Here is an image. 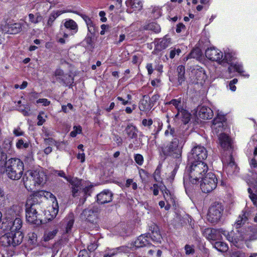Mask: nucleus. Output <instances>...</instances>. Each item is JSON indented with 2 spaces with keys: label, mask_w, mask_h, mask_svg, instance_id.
Returning <instances> with one entry per match:
<instances>
[{
  "label": "nucleus",
  "mask_w": 257,
  "mask_h": 257,
  "mask_svg": "<svg viewBox=\"0 0 257 257\" xmlns=\"http://www.w3.org/2000/svg\"><path fill=\"white\" fill-rule=\"evenodd\" d=\"M5 173L9 179L18 180L23 174L24 165L21 159L12 158L5 162Z\"/></svg>",
  "instance_id": "nucleus-1"
},
{
  "label": "nucleus",
  "mask_w": 257,
  "mask_h": 257,
  "mask_svg": "<svg viewBox=\"0 0 257 257\" xmlns=\"http://www.w3.org/2000/svg\"><path fill=\"white\" fill-rule=\"evenodd\" d=\"M208 170V166L204 162L193 161L188 169L189 181L193 184H196L207 174Z\"/></svg>",
  "instance_id": "nucleus-2"
},
{
  "label": "nucleus",
  "mask_w": 257,
  "mask_h": 257,
  "mask_svg": "<svg viewBox=\"0 0 257 257\" xmlns=\"http://www.w3.org/2000/svg\"><path fill=\"white\" fill-rule=\"evenodd\" d=\"M183 148L176 139H172L166 146L161 148V152L164 156L171 157L180 162L182 160Z\"/></svg>",
  "instance_id": "nucleus-3"
},
{
  "label": "nucleus",
  "mask_w": 257,
  "mask_h": 257,
  "mask_svg": "<svg viewBox=\"0 0 257 257\" xmlns=\"http://www.w3.org/2000/svg\"><path fill=\"white\" fill-rule=\"evenodd\" d=\"M23 235L22 232H8L0 237V244L5 247L16 246L23 241Z\"/></svg>",
  "instance_id": "nucleus-4"
},
{
  "label": "nucleus",
  "mask_w": 257,
  "mask_h": 257,
  "mask_svg": "<svg viewBox=\"0 0 257 257\" xmlns=\"http://www.w3.org/2000/svg\"><path fill=\"white\" fill-rule=\"evenodd\" d=\"M47 196L51 197L53 195L49 192L43 190L35 192L27 200L26 206L34 207L39 211H42V199L46 197Z\"/></svg>",
  "instance_id": "nucleus-5"
},
{
  "label": "nucleus",
  "mask_w": 257,
  "mask_h": 257,
  "mask_svg": "<svg viewBox=\"0 0 257 257\" xmlns=\"http://www.w3.org/2000/svg\"><path fill=\"white\" fill-rule=\"evenodd\" d=\"M200 182V189L202 191L208 193L212 192L216 188L217 179L214 173L209 172L201 179Z\"/></svg>",
  "instance_id": "nucleus-6"
},
{
  "label": "nucleus",
  "mask_w": 257,
  "mask_h": 257,
  "mask_svg": "<svg viewBox=\"0 0 257 257\" xmlns=\"http://www.w3.org/2000/svg\"><path fill=\"white\" fill-rule=\"evenodd\" d=\"M224 208L221 203H213L209 207L207 220L211 223H216L218 222L222 216Z\"/></svg>",
  "instance_id": "nucleus-7"
},
{
  "label": "nucleus",
  "mask_w": 257,
  "mask_h": 257,
  "mask_svg": "<svg viewBox=\"0 0 257 257\" xmlns=\"http://www.w3.org/2000/svg\"><path fill=\"white\" fill-rule=\"evenodd\" d=\"M26 207V216L27 221L36 225L41 224L42 220L40 217L41 215L39 213L41 211L34 207Z\"/></svg>",
  "instance_id": "nucleus-8"
},
{
  "label": "nucleus",
  "mask_w": 257,
  "mask_h": 257,
  "mask_svg": "<svg viewBox=\"0 0 257 257\" xmlns=\"http://www.w3.org/2000/svg\"><path fill=\"white\" fill-rule=\"evenodd\" d=\"M207 157V152L204 147L197 146L192 149L190 159L194 160V161H203Z\"/></svg>",
  "instance_id": "nucleus-9"
},
{
  "label": "nucleus",
  "mask_w": 257,
  "mask_h": 257,
  "mask_svg": "<svg viewBox=\"0 0 257 257\" xmlns=\"http://www.w3.org/2000/svg\"><path fill=\"white\" fill-rule=\"evenodd\" d=\"M224 169L229 174L237 172V166L231 155L229 154L227 157H222L221 159Z\"/></svg>",
  "instance_id": "nucleus-10"
},
{
  "label": "nucleus",
  "mask_w": 257,
  "mask_h": 257,
  "mask_svg": "<svg viewBox=\"0 0 257 257\" xmlns=\"http://www.w3.org/2000/svg\"><path fill=\"white\" fill-rule=\"evenodd\" d=\"M227 232L222 228L215 229L206 228L204 230L203 234L209 240H216L221 237V234L226 236Z\"/></svg>",
  "instance_id": "nucleus-11"
},
{
  "label": "nucleus",
  "mask_w": 257,
  "mask_h": 257,
  "mask_svg": "<svg viewBox=\"0 0 257 257\" xmlns=\"http://www.w3.org/2000/svg\"><path fill=\"white\" fill-rule=\"evenodd\" d=\"M59 82L63 85H71L73 83V78L70 74H65L61 69H57L54 73Z\"/></svg>",
  "instance_id": "nucleus-12"
},
{
  "label": "nucleus",
  "mask_w": 257,
  "mask_h": 257,
  "mask_svg": "<svg viewBox=\"0 0 257 257\" xmlns=\"http://www.w3.org/2000/svg\"><path fill=\"white\" fill-rule=\"evenodd\" d=\"M226 126V117L223 115L218 114L212 121L211 128L216 134L222 132Z\"/></svg>",
  "instance_id": "nucleus-13"
},
{
  "label": "nucleus",
  "mask_w": 257,
  "mask_h": 257,
  "mask_svg": "<svg viewBox=\"0 0 257 257\" xmlns=\"http://www.w3.org/2000/svg\"><path fill=\"white\" fill-rule=\"evenodd\" d=\"M205 56L209 60L216 61L219 64H220L221 60L223 57L222 52L214 47H210L206 49Z\"/></svg>",
  "instance_id": "nucleus-14"
},
{
  "label": "nucleus",
  "mask_w": 257,
  "mask_h": 257,
  "mask_svg": "<svg viewBox=\"0 0 257 257\" xmlns=\"http://www.w3.org/2000/svg\"><path fill=\"white\" fill-rule=\"evenodd\" d=\"M99 211L98 207L93 206L91 208L84 209L81 216L83 219H85L89 222H93L97 218Z\"/></svg>",
  "instance_id": "nucleus-15"
},
{
  "label": "nucleus",
  "mask_w": 257,
  "mask_h": 257,
  "mask_svg": "<svg viewBox=\"0 0 257 257\" xmlns=\"http://www.w3.org/2000/svg\"><path fill=\"white\" fill-rule=\"evenodd\" d=\"M155 48L152 53L158 55L163 50L167 48L170 44V39L166 37L162 39H156L154 41Z\"/></svg>",
  "instance_id": "nucleus-16"
},
{
  "label": "nucleus",
  "mask_w": 257,
  "mask_h": 257,
  "mask_svg": "<svg viewBox=\"0 0 257 257\" xmlns=\"http://www.w3.org/2000/svg\"><path fill=\"white\" fill-rule=\"evenodd\" d=\"M251 211L248 208L242 211L235 222V227L238 228L244 224L251 217Z\"/></svg>",
  "instance_id": "nucleus-17"
},
{
  "label": "nucleus",
  "mask_w": 257,
  "mask_h": 257,
  "mask_svg": "<svg viewBox=\"0 0 257 257\" xmlns=\"http://www.w3.org/2000/svg\"><path fill=\"white\" fill-rule=\"evenodd\" d=\"M30 175L35 184L43 185L46 182L47 177L43 171H34Z\"/></svg>",
  "instance_id": "nucleus-18"
},
{
  "label": "nucleus",
  "mask_w": 257,
  "mask_h": 257,
  "mask_svg": "<svg viewBox=\"0 0 257 257\" xmlns=\"http://www.w3.org/2000/svg\"><path fill=\"white\" fill-rule=\"evenodd\" d=\"M191 73L195 77L197 83H203L206 79L205 70L201 67L194 68L192 70Z\"/></svg>",
  "instance_id": "nucleus-19"
},
{
  "label": "nucleus",
  "mask_w": 257,
  "mask_h": 257,
  "mask_svg": "<svg viewBox=\"0 0 257 257\" xmlns=\"http://www.w3.org/2000/svg\"><path fill=\"white\" fill-rule=\"evenodd\" d=\"M190 133L187 129H178L176 137L173 139H176L181 146L183 147L186 143Z\"/></svg>",
  "instance_id": "nucleus-20"
},
{
  "label": "nucleus",
  "mask_w": 257,
  "mask_h": 257,
  "mask_svg": "<svg viewBox=\"0 0 257 257\" xmlns=\"http://www.w3.org/2000/svg\"><path fill=\"white\" fill-rule=\"evenodd\" d=\"M82 180L74 179L71 182L72 195L73 197L80 196L81 194Z\"/></svg>",
  "instance_id": "nucleus-21"
},
{
  "label": "nucleus",
  "mask_w": 257,
  "mask_h": 257,
  "mask_svg": "<svg viewBox=\"0 0 257 257\" xmlns=\"http://www.w3.org/2000/svg\"><path fill=\"white\" fill-rule=\"evenodd\" d=\"M113 194L109 190H104L97 195V202L100 204L110 202L112 200Z\"/></svg>",
  "instance_id": "nucleus-22"
},
{
  "label": "nucleus",
  "mask_w": 257,
  "mask_h": 257,
  "mask_svg": "<svg viewBox=\"0 0 257 257\" xmlns=\"http://www.w3.org/2000/svg\"><path fill=\"white\" fill-rule=\"evenodd\" d=\"M220 145L224 150H228L231 148V140L230 137L224 133H221L219 136Z\"/></svg>",
  "instance_id": "nucleus-23"
},
{
  "label": "nucleus",
  "mask_w": 257,
  "mask_h": 257,
  "mask_svg": "<svg viewBox=\"0 0 257 257\" xmlns=\"http://www.w3.org/2000/svg\"><path fill=\"white\" fill-rule=\"evenodd\" d=\"M213 115L211 109L205 106H202L198 109L199 116L204 119H210Z\"/></svg>",
  "instance_id": "nucleus-24"
},
{
  "label": "nucleus",
  "mask_w": 257,
  "mask_h": 257,
  "mask_svg": "<svg viewBox=\"0 0 257 257\" xmlns=\"http://www.w3.org/2000/svg\"><path fill=\"white\" fill-rule=\"evenodd\" d=\"M148 234H142L135 241V246L138 248L148 246L150 244Z\"/></svg>",
  "instance_id": "nucleus-25"
},
{
  "label": "nucleus",
  "mask_w": 257,
  "mask_h": 257,
  "mask_svg": "<svg viewBox=\"0 0 257 257\" xmlns=\"http://www.w3.org/2000/svg\"><path fill=\"white\" fill-rule=\"evenodd\" d=\"M150 230L151 231V234L149 235V238L156 242H161L162 238L161 235L159 232L158 227L154 224L150 226Z\"/></svg>",
  "instance_id": "nucleus-26"
},
{
  "label": "nucleus",
  "mask_w": 257,
  "mask_h": 257,
  "mask_svg": "<svg viewBox=\"0 0 257 257\" xmlns=\"http://www.w3.org/2000/svg\"><path fill=\"white\" fill-rule=\"evenodd\" d=\"M152 107L150 97L147 95H144L139 104L140 110L141 111H145L150 110Z\"/></svg>",
  "instance_id": "nucleus-27"
},
{
  "label": "nucleus",
  "mask_w": 257,
  "mask_h": 257,
  "mask_svg": "<svg viewBox=\"0 0 257 257\" xmlns=\"http://www.w3.org/2000/svg\"><path fill=\"white\" fill-rule=\"evenodd\" d=\"M9 224L11 232L15 233L20 231L22 226V221L20 218L16 217L14 221H11Z\"/></svg>",
  "instance_id": "nucleus-28"
},
{
  "label": "nucleus",
  "mask_w": 257,
  "mask_h": 257,
  "mask_svg": "<svg viewBox=\"0 0 257 257\" xmlns=\"http://www.w3.org/2000/svg\"><path fill=\"white\" fill-rule=\"evenodd\" d=\"M175 119H181L184 124L187 123L190 119V114L186 110L182 109L177 112L174 116Z\"/></svg>",
  "instance_id": "nucleus-29"
},
{
  "label": "nucleus",
  "mask_w": 257,
  "mask_h": 257,
  "mask_svg": "<svg viewBox=\"0 0 257 257\" xmlns=\"http://www.w3.org/2000/svg\"><path fill=\"white\" fill-rule=\"evenodd\" d=\"M128 137L131 139L136 138L138 137V129L132 124H128L124 130Z\"/></svg>",
  "instance_id": "nucleus-30"
},
{
  "label": "nucleus",
  "mask_w": 257,
  "mask_h": 257,
  "mask_svg": "<svg viewBox=\"0 0 257 257\" xmlns=\"http://www.w3.org/2000/svg\"><path fill=\"white\" fill-rule=\"evenodd\" d=\"M176 72L177 73L178 82L179 85H182L186 80L185 67L183 65H179L177 68Z\"/></svg>",
  "instance_id": "nucleus-31"
},
{
  "label": "nucleus",
  "mask_w": 257,
  "mask_h": 257,
  "mask_svg": "<svg viewBox=\"0 0 257 257\" xmlns=\"http://www.w3.org/2000/svg\"><path fill=\"white\" fill-rule=\"evenodd\" d=\"M64 25L66 29L72 31V34L76 33L78 31V25L73 20L69 19L66 20Z\"/></svg>",
  "instance_id": "nucleus-32"
},
{
  "label": "nucleus",
  "mask_w": 257,
  "mask_h": 257,
  "mask_svg": "<svg viewBox=\"0 0 257 257\" xmlns=\"http://www.w3.org/2000/svg\"><path fill=\"white\" fill-rule=\"evenodd\" d=\"M81 17L85 22L87 26L88 31L91 34L94 33L95 32L94 24L91 19L88 16L83 14L81 15Z\"/></svg>",
  "instance_id": "nucleus-33"
},
{
  "label": "nucleus",
  "mask_w": 257,
  "mask_h": 257,
  "mask_svg": "<svg viewBox=\"0 0 257 257\" xmlns=\"http://www.w3.org/2000/svg\"><path fill=\"white\" fill-rule=\"evenodd\" d=\"M65 11H56L53 12L49 16L48 21L47 22V26L51 27L53 25V22L60 15L65 13Z\"/></svg>",
  "instance_id": "nucleus-34"
},
{
  "label": "nucleus",
  "mask_w": 257,
  "mask_h": 257,
  "mask_svg": "<svg viewBox=\"0 0 257 257\" xmlns=\"http://www.w3.org/2000/svg\"><path fill=\"white\" fill-rule=\"evenodd\" d=\"M232 69H233L234 71L237 72L240 74H242L243 72L242 66L238 63H230V66L228 68V71L229 73L232 72Z\"/></svg>",
  "instance_id": "nucleus-35"
},
{
  "label": "nucleus",
  "mask_w": 257,
  "mask_h": 257,
  "mask_svg": "<svg viewBox=\"0 0 257 257\" xmlns=\"http://www.w3.org/2000/svg\"><path fill=\"white\" fill-rule=\"evenodd\" d=\"M144 29L152 31L156 33H159L161 31V28L159 25L155 23H151L145 25Z\"/></svg>",
  "instance_id": "nucleus-36"
},
{
  "label": "nucleus",
  "mask_w": 257,
  "mask_h": 257,
  "mask_svg": "<svg viewBox=\"0 0 257 257\" xmlns=\"http://www.w3.org/2000/svg\"><path fill=\"white\" fill-rule=\"evenodd\" d=\"M67 221V225L66 227L65 232L67 233H69L72 229V227L74 224V216L73 214H70L68 217L66 218Z\"/></svg>",
  "instance_id": "nucleus-37"
},
{
  "label": "nucleus",
  "mask_w": 257,
  "mask_h": 257,
  "mask_svg": "<svg viewBox=\"0 0 257 257\" xmlns=\"http://www.w3.org/2000/svg\"><path fill=\"white\" fill-rule=\"evenodd\" d=\"M58 232L57 228L52 231H46L43 236V239L45 241H48L53 239Z\"/></svg>",
  "instance_id": "nucleus-38"
},
{
  "label": "nucleus",
  "mask_w": 257,
  "mask_h": 257,
  "mask_svg": "<svg viewBox=\"0 0 257 257\" xmlns=\"http://www.w3.org/2000/svg\"><path fill=\"white\" fill-rule=\"evenodd\" d=\"M234 54L232 52H225L224 58L221 60L220 64L229 63L234 59Z\"/></svg>",
  "instance_id": "nucleus-39"
},
{
  "label": "nucleus",
  "mask_w": 257,
  "mask_h": 257,
  "mask_svg": "<svg viewBox=\"0 0 257 257\" xmlns=\"http://www.w3.org/2000/svg\"><path fill=\"white\" fill-rule=\"evenodd\" d=\"M214 247L221 252H225L228 248L227 244L222 241L215 242L214 243Z\"/></svg>",
  "instance_id": "nucleus-40"
},
{
  "label": "nucleus",
  "mask_w": 257,
  "mask_h": 257,
  "mask_svg": "<svg viewBox=\"0 0 257 257\" xmlns=\"http://www.w3.org/2000/svg\"><path fill=\"white\" fill-rule=\"evenodd\" d=\"M178 132V129L172 127L170 124L168 125L167 130L165 132V136L166 137H172L175 138Z\"/></svg>",
  "instance_id": "nucleus-41"
},
{
  "label": "nucleus",
  "mask_w": 257,
  "mask_h": 257,
  "mask_svg": "<svg viewBox=\"0 0 257 257\" xmlns=\"http://www.w3.org/2000/svg\"><path fill=\"white\" fill-rule=\"evenodd\" d=\"M21 211V208L19 205H13L8 210V213L11 216L18 215Z\"/></svg>",
  "instance_id": "nucleus-42"
},
{
  "label": "nucleus",
  "mask_w": 257,
  "mask_h": 257,
  "mask_svg": "<svg viewBox=\"0 0 257 257\" xmlns=\"http://www.w3.org/2000/svg\"><path fill=\"white\" fill-rule=\"evenodd\" d=\"M166 104H173L175 107V108L177 109L178 112L181 110L182 109H183L182 108V106H181V98H179L177 99H172L170 101L167 103Z\"/></svg>",
  "instance_id": "nucleus-43"
},
{
  "label": "nucleus",
  "mask_w": 257,
  "mask_h": 257,
  "mask_svg": "<svg viewBox=\"0 0 257 257\" xmlns=\"http://www.w3.org/2000/svg\"><path fill=\"white\" fill-rule=\"evenodd\" d=\"M22 25L20 23H15L10 27V31L12 34H17L22 30Z\"/></svg>",
  "instance_id": "nucleus-44"
},
{
  "label": "nucleus",
  "mask_w": 257,
  "mask_h": 257,
  "mask_svg": "<svg viewBox=\"0 0 257 257\" xmlns=\"http://www.w3.org/2000/svg\"><path fill=\"white\" fill-rule=\"evenodd\" d=\"M29 146V143L23 139H20L16 143V147L19 149H27Z\"/></svg>",
  "instance_id": "nucleus-45"
},
{
  "label": "nucleus",
  "mask_w": 257,
  "mask_h": 257,
  "mask_svg": "<svg viewBox=\"0 0 257 257\" xmlns=\"http://www.w3.org/2000/svg\"><path fill=\"white\" fill-rule=\"evenodd\" d=\"M201 55L200 50L199 49H193L188 55L187 59L199 58Z\"/></svg>",
  "instance_id": "nucleus-46"
},
{
  "label": "nucleus",
  "mask_w": 257,
  "mask_h": 257,
  "mask_svg": "<svg viewBox=\"0 0 257 257\" xmlns=\"http://www.w3.org/2000/svg\"><path fill=\"white\" fill-rule=\"evenodd\" d=\"M29 18L30 21L32 23L34 24L38 23L39 22H41L42 20V17L40 15H38L37 17H35L33 14H30L29 15Z\"/></svg>",
  "instance_id": "nucleus-47"
},
{
  "label": "nucleus",
  "mask_w": 257,
  "mask_h": 257,
  "mask_svg": "<svg viewBox=\"0 0 257 257\" xmlns=\"http://www.w3.org/2000/svg\"><path fill=\"white\" fill-rule=\"evenodd\" d=\"M163 196L165 200H166L167 203H172L173 204L174 203L175 200L174 198V195L172 194L170 192H169V193L164 194Z\"/></svg>",
  "instance_id": "nucleus-48"
},
{
  "label": "nucleus",
  "mask_w": 257,
  "mask_h": 257,
  "mask_svg": "<svg viewBox=\"0 0 257 257\" xmlns=\"http://www.w3.org/2000/svg\"><path fill=\"white\" fill-rule=\"evenodd\" d=\"M163 196L165 200H166L167 203H172L173 204L174 203L175 200L174 198V195L172 194L170 192H169V193L164 194Z\"/></svg>",
  "instance_id": "nucleus-49"
},
{
  "label": "nucleus",
  "mask_w": 257,
  "mask_h": 257,
  "mask_svg": "<svg viewBox=\"0 0 257 257\" xmlns=\"http://www.w3.org/2000/svg\"><path fill=\"white\" fill-rule=\"evenodd\" d=\"M82 132V127L80 125L74 126L73 131L70 133V136L75 137L77 134H80Z\"/></svg>",
  "instance_id": "nucleus-50"
},
{
  "label": "nucleus",
  "mask_w": 257,
  "mask_h": 257,
  "mask_svg": "<svg viewBox=\"0 0 257 257\" xmlns=\"http://www.w3.org/2000/svg\"><path fill=\"white\" fill-rule=\"evenodd\" d=\"M134 159L136 163L139 165L141 166L143 165L144 163V158L142 155L139 154L135 155Z\"/></svg>",
  "instance_id": "nucleus-51"
},
{
  "label": "nucleus",
  "mask_w": 257,
  "mask_h": 257,
  "mask_svg": "<svg viewBox=\"0 0 257 257\" xmlns=\"http://www.w3.org/2000/svg\"><path fill=\"white\" fill-rule=\"evenodd\" d=\"M108 252L106 253L103 257H113L118 253L116 248L108 249Z\"/></svg>",
  "instance_id": "nucleus-52"
},
{
  "label": "nucleus",
  "mask_w": 257,
  "mask_h": 257,
  "mask_svg": "<svg viewBox=\"0 0 257 257\" xmlns=\"http://www.w3.org/2000/svg\"><path fill=\"white\" fill-rule=\"evenodd\" d=\"M54 174L56 176H58L61 177H63L67 181H70L69 178L67 177L64 171L61 170H55L54 171Z\"/></svg>",
  "instance_id": "nucleus-53"
},
{
  "label": "nucleus",
  "mask_w": 257,
  "mask_h": 257,
  "mask_svg": "<svg viewBox=\"0 0 257 257\" xmlns=\"http://www.w3.org/2000/svg\"><path fill=\"white\" fill-rule=\"evenodd\" d=\"M20 111L25 116H28L29 115L30 108L27 105L26 106H21L19 108Z\"/></svg>",
  "instance_id": "nucleus-54"
},
{
  "label": "nucleus",
  "mask_w": 257,
  "mask_h": 257,
  "mask_svg": "<svg viewBox=\"0 0 257 257\" xmlns=\"http://www.w3.org/2000/svg\"><path fill=\"white\" fill-rule=\"evenodd\" d=\"M231 257H245V254L242 251L238 250L233 252Z\"/></svg>",
  "instance_id": "nucleus-55"
},
{
  "label": "nucleus",
  "mask_w": 257,
  "mask_h": 257,
  "mask_svg": "<svg viewBox=\"0 0 257 257\" xmlns=\"http://www.w3.org/2000/svg\"><path fill=\"white\" fill-rule=\"evenodd\" d=\"M52 209L53 211H52V216L55 217L58 212V204L57 202L55 204L54 202H53V204L52 205Z\"/></svg>",
  "instance_id": "nucleus-56"
},
{
  "label": "nucleus",
  "mask_w": 257,
  "mask_h": 257,
  "mask_svg": "<svg viewBox=\"0 0 257 257\" xmlns=\"http://www.w3.org/2000/svg\"><path fill=\"white\" fill-rule=\"evenodd\" d=\"M116 248L118 253L127 252L129 250V248L126 246H121Z\"/></svg>",
  "instance_id": "nucleus-57"
},
{
  "label": "nucleus",
  "mask_w": 257,
  "mask_h": 257,
  "mask_svg": "<svg viewBox=\"0 0 257 257\" xmlns=\"http://www.w3.org/2000/svg\"><path fill=\"white\" fill-rule=\"evenodd\" d=\"M7 159V154L0 147V162H4L5 163Z\"/></svg>",
  "instance_id": "nucleus-58"
},
{
  "label": "nucleus",
  "mask_w": 257,
  "mask_h": 257,
  "mask_svg": "<svg viewBox=\"0 0 257 257\" xmlns=\"http://www.w3.org/2000/svg\"><path fill=\"white\" fill-rule=\"evenodd\" d=\"M185 253L186 254H192L194 252V249L188 244L185 246Z\"/></svg>",
  "instance_id": "nucleus-59"
},
{
  "label": "nucleus",
  "mask_w": 257,
  "mask_h": 257,
  "mask_svg": "<svg viewBox=\"0 0 257 257\" xmlns=\"http://www.w3.org/2000/svg\"><path fill=\"white\" fill-rule=\"evenodd\" d=\"M36 102L37 103H43V105L45 106H48L50 103V101H48V99L46 98L39 99L37 100Z\"/></svg>",
  "instance_id": "nucleus-60"
},
{
  "label": "nucleus",
  "mask_w": 257,
  "mask_h": 257,
  "mask_svg": "<svg viewBox=\"0 0 257 257\" xmlns=\"http://www.w3.org/2000/svg\"><path fill=\"white\" fill-rule=\"evenodd\" d=\"M98 247V244L95 242L91 243L88 245L87 249L90 251H94Z\"/></svg>",
  "instance_id": "nucleus-61"
},
{
  "label": "nucleus",
  "mask_w": 257,
  "mask_h": 257,
  "mask_svg": "<svg viewBox=\"0 0 257 257\" xmlns=\"http://www.w3.org/2000/svg\"><path fill=\"white\" fill-rule=\"evenodd\" d=\"M142 124L145 126L150 127L153 124V120L152 119H149L148 120L147 119H144L142 121Z\"/></svg>",
  "instance_id": "nucleus-62"
},
{
  "label": "nucleus",
  "mask_w": 257,
  "mask_h": 257,
  "mask_svg": "<svg viewBox=\"0 0 257 257\" xmlns=\"http://www.w3.org/2000/svg\"><path fill=\"white\" fill-rule=\"evenodd\" d=\"M14 134L16 136H20L24 135V132H23L20 127H18L14 130Z\"/></svg>",
  "instance_id": "nucleus-63"
},
{
  "label": "nucleus",
  "mask_w": 257,
  "mask_h": 257,
  "mask_svg": "<svg viewBox=\"0 0 257 257\" xmlns=\"http://www.w3.org/2000/svg\"><path fill=\"white\" fill-rule=\"evenodd\" d=\"M37 119L38 120V121L37 122V124L38 125H42L44 122L45 121V119L43 118V117L42 116L41 114L40 113L38 116Z\"/></svg>",
  "instance_id": "nucleus-64"
}]
</instances>
